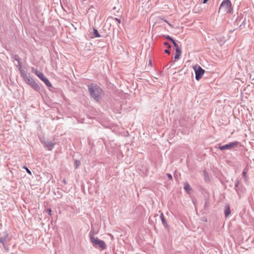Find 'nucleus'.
Masks as SVG:
<instances>
[{
    "instance_id": "obj_25",
    "label": "nucleus",
    "mask_w": 254,
    "mask_h": 254,
    "mask_svg": "<svg viewBox=\"0 0 254 254\" xmlns=\"http://www.w3.org/2000/svg\"><path fill=\"white\" fill-rule=\"evenodd\" d=\"M239 185V181L237 180L235 184V189H236V188L238 187Z\"/></svg>"
},
{
    "instance_id": "obj_10",
    "label": "nucleus",
    "mask_w": 254,
    "mask_h": 254,
    "mask_svg": "<svg viewBox=\"0 0 254 254\" xmlns=\"http://www.w3.org/2000/svg\"><path fill=\"white\" fill-rule=\"evenodd\" d=\"M8 235L7 233H4L3 236H1L0 238V243H1L2 245L5 243L6 240L7 238Z\"/></svg>"
},
{
    "instance_id": "obj_31",
    "label": "nucleus",
    "mask_w": 254,
    "mask_h": 254,
    "mask_svg": "<svg viewBox=\"0 0 254 254\" xmlns=\"http://www.w3.org/2000/svg\"><path fill=\"white\" fill-rule=\"evenodd\" d=\"M35 74L38 76V74L41 73V72L38 71L37 70H35L34 71Z\"/></svg>"
},
{
    "instance_id": "obj_7",
    "label": "nucleus",
    "mask_w": 254,
    "mask_h": 254,
    "mask_svg": "<svg viewBox=\"0 0 254 254\" xmlns=\"http://www.w3.org/2000/svg\"><path fill=\"white\" fill-rule=\"evenodd\" d=\"M41 142L44 145V147L48 150H51L55 144L54 142L48 140H43L41 141Z\"/></svg>"
},
{
    "instance_id": "obj_30",
    "label": "nucleus",
    "mask_w": 254,
    "mask_h": 254,
    "mask_svg": "<svg viewBox=\"0 0 254 254\" xmlns=\"http://www.w3.org/2000/svg\"><path fill=\"white\" fill-rule=\"evenodd\" d=\"M242 175L244 177V178H246V172L244 170L242 172Z\"/></svg>"
},
{
    "instance_id": "obj_19",
    "label": "nucleus",
    "mask_w": 254,
    "mask_h": 254,
    "mask_svg": "<svg viewBox=\"0 0 254 254\" xmlns=\"http://www.w3.org/2000/svg\"><path fill=\"white\" fill-rule=\"evenodd\" d=\"M166 38L168 39L169 41L171 42L172 43H175V41L170 36L168 35L166 36Z\"/></svg>"
},
{
    "instance_id": "obj_32",
    "label": "nucleus",
    "mask_w": 254,
    "mask_h": 254,
    "mask_svg": "<svg viewBox=\"0 0 254 254\" xmlns=\"http://www.w3.org/2000/svg\"><path fill=\"white\" fill-rule=\"evenodd\" d=\"M115 20H116L117 21H118V22L119 23H121V20H120V19H119V18H115Z\"/></svg>"
},
{
    "instance_id": "obj_5",
    "label": "nucleus",
    "mask_w": 254,
    "mask_h": 254,
    "mask_svg": "<svg viewBox=\"0 0 254 254\" xmlns=\"http://www.w3.org/2000/svg\"><path fill=\"white\" fill-rule=\"evenodd\" d=\"M232 4L230 0H224L221 2L219 9H224V11L227 12H231L232 10Z\"/></svg>"
},
{
    "instance_id": "obj_2",
    "label": "nucleus",
    "mask_w": 254,
    "mask_h": 254,
    "mask_svg": "<svg viewBox=\"0 0 254 254\" xmlns=\"http://www.w3.org/2000/svg\"><path fill=\"white\" fill-rule=\"evenodd\" d=\"M90 238L91 242L95 248H100L102 250L106 248V245L103 241L99 240L97 237H94L93 235L90 236Z\"/></svg>"
},
{
    "instance_id": "obj_24",
    "label": "nucleus",
    "mask_w": 254,
    "mask_h": 254,
    "mask_svg": "<svg viewBox=\"0 0 254 254\" xmlns=\"http://www.w3.org/2000/svg\"><path fill=\"white\" fill-rule=\"evenodd\" d=\"M164 45L166 46L167 47V48L168 49H170L171 46V45L169 44V43L167 42H165L164 43Z\"/></svg>"
},
{
    "instance_id": "obj_4",
    "label": "nucleus",
    "mask_w": 254,
    "mask_h": 254,
    "mask_svg": "<svg viewBox=\"0 0 254 254\" xmlns=\"http://www.w3.org/2000/svg\"><path fill=\"white\" fill-rule=\"evenodd\" d=\"M193 68L195 74V79L199 81L204 74L205 70L198 65H194Z\"/></svg>"
},
{
    "instance_id": "obj_14",
    "label": "nucleus",
    "mask_w": 254,
    "mask_h": 254,
    "mask_svg": "<svg viewBox=\"0 0 254 254\" xmlns=\"http://www.w3.org/2000/svg\"><path fill=\"white\" fill-rule=\"evenodd\" d=\"M42 81L45 83V84L48 87H51L52 86L51 83H50L49 80L46 77H45Z\"/></svg>"
},
{
    "instance_id": "obj_33",
    "label": "nucleus",
    "mask_w": 254,
    "mask_h": 254,
    "mask_svg": "<svg viewBox=\"0 0 254 254\" xmlns=\"http://www.w3.org/2000/svg\"><path fill=\"white\" fill-rule=\"evenodd\" d=\"M208 0H203L202 3H206Z\"/></svg>"
},
{
    "instance_id": "obj_29",
    "label": "nucleus",
    "mask_w": 254,
    "mask_h": 254,
    "mask_svg": "<svg viewBox=\"0 0 254 254\" xmlns=\"http://www.w3.org/2000/svg\"><path fill=\"white\" fill-rule=\"evenodd\" d=\"M2 245V246H3V248H4L5 250H6V251H8V247L6 246L5 243V244H3V245Z\"/></svg>"
},
{
    "instance_id": "obj_1",
    "label": "nucleus",
    "mask_w": 254,
    "mask_h": 254,
    "mask_svg": "<svg viewBox=\"0 0 254 254\" xmlns=\"http://www.w3.org/2000/svg\"><path fill=\"white\" fill-rule=\"evenodd\" d=\"M88 87L91 96L96 101H98L101 96L103 94L102 89L97 84L94 83L89 84Z\"/></svg>"
},
{
    "instance_id": "obj_8",
    "label": "nucleus",
    "mask_w": 254,
    "mask_h": 254,
    "mask_svg": "<svg viewBox=\"0 0 254 254\" xmlns=\"http://www.w3.org/2000/svg\"><path fill=\"white\" fill-rule=\"evenodd\" d=\"M184 189L186 190V191L188 193H190V191L192 190V188L190 186L189 184L188 183L186 182L184 184Z\"/></svg>"
},
{
    "instance_id": "obj_26",
    "label": "nucleus",
    "mask_w": 254,
    "mask_h": 254,
    "mask_svg": "<svg viewBox=\"0 0 254 254\" xmlns=\"http://www.w3.org/2000/svg\"><path fill=\"white\" fill-rule=\"evenodd\" d=\"M47 211L49 215H52V210L51 208H48Z\"/></svg>"
},
{
    "instance_id": "obj_23",
    "label": "nucleus",
    "mask_w": 254,
    "mask_h": 254,
    "mask_svg": "<svg viewBox=\"0 0 254 254\" xmlns=\"http://www.w3.org/2000/svg\"><path fill=\"white\" fill-rule=\"evenodd\" d=\"M23 168L25 169V170L26 171L27 173H28L29 175H31V174H32L31 172L27 167H26V166H24Z\"/></svg>"
},
{
    "instance_id": "obj_34",
    "label": "nucleus",
    "mask_w": 254,
    "mask_h": 254,
    "mask_svg": "<svg viewBox=\"0 0 254 254\" xmlns=\"http://www.w3.org/2000/svg\"><path fill=\"white\" fill-rule=\"evenodd\" d=\"M63 183L64 184H66V181L65 180V179H64L63 181Z\"/></svg>"
},
{
    "instance_id": "obj_13",
    "label": "nucleus",
    "mask_w": 254,
    "mask_h": 254,
    "mask_svg": "<svg viewBox=\"0 0 254 254\" xmlns=\"http://www.w3.org/2000/svg\"><path fill=\"white\" fill-rule=\"evenodd\" d=\"M13 59L15 61H16L17 62L18 65L21 68V64L20 63V58L19 57V56L18 55H15L14 56Z\"/></svg>"
},
{
    "instance_id": "obj_28",
    "label": "nucleus",
    "mask_w": 254,
    "mask_h": 254,
    "mask_svg": "<svg viewBox=\"0 0 254 254\" xmlns=\"http://www.w3.org/2000/svg\"><path fill=\"white\" fill-rule=\"evenodd\" d=\"M167 176L169 179L171 180L172 179V175L170 174H167Z\"/></svg>"
},
{
    "instance_id": "obj_18",
    "label": "nucleus",
    "mask_w": 254,
    "mask_h": 254,
    "mask_svg": "<svg viewBox=\"0 0 254 254\" xmlns=\"http://www.w3.org/2000/svg\"><path fill=\"white\" fill-rule=\"evenodd\" d=\"M176 55L175 56V60H177V59H178L180 58V57L181 56V51H180V52H176Z\"/></svg>"
},
{
    "instance_id": "obj_16",
    "label": "nucleus",
    "mask_w": 254,
    "mask_h": 254,
    "mask_svg": "<svg viewBox=\"0 0 254 254\" xmlns=\"http://www.w3.org/2000/svg\"><path fill=\"white\" fill-rule=\"evenodd\" d=\"M173 44L175 47L176 52H180V51H181V50L179 48L178 44L176 42V41Z\"/></svg>"
},
{
    "instance_id": "obj_22",
    "label": "nucleus",
    "mask_w": 254,
    "mask_h": 254,
    "mask_svg": "<svg viewBox=\"0 0 254 254\" xmlns=\"http://www.w3.org/2000/svg\"><path fill=\"white\" fill-rule=\"evenodd\" d=\"M245 25H246V22H245V19H244V21H243V22L240 25V27L241 29L244 28L245 27Z\"/></svg>"
},
{
    "instance_id": "obj_27",
    "label": "nucleus",
    "mask_w": 254,
    "mask_h": 254,
    "mask_svg": "<svg viewBox=\"0 0 254 254\" xmlns=\"http://www.w3.org/2000/svg\"><path fill=\"white\" fill-rule=\"evenodd\" d=\"M164 52L168 55L170 54V51L169 49L167 48V49L165 50Z\"/></svg>"
},
{
    "instance_id": "obj_15",
    "label": "nucleus",
    "mask_w": 254,
    "mask_h": 254,
    "mask_svg": "<svg viewBox=\"0 0 254 254\" xmlns=\"http://www.w3.org/2000/svg\"><path fill=\"white\" fill-rule=\"evenodd\" d=\"M160 217H161V221H162V222L163 224L165 226H167V222H166V220L165 219L163 213L161 214Z\"/></svg>"
},
{
    "instance_id": "obj_20",
    "label": "nucleus",
    "mask_w": 254,
    "mask_h": 254,
    "mask_svg": "<svg viewBox=\"0 0 254 254\" xmlns=\"http://www.w3.org/2000/svg\"><path fill=\"white\" fill-rule=\"evenodd\" d=\"M186 125L187 124L184 120L180 122V126L181 127H185Z\"/></svg>"
},
{
    "instance_id": "obj_17",
    "label": "nucleus",
    "mask_w": 254,
    "mask_h": 254,
    "mask_svg": "<svg viewBox=\"0 0 254 254\" xmlns=\"http://www.w3.org/2000/svg\"><path fill=\"white\" fill-rule=\"evenodd\" d=\"M80 165V161L78 160H75L74 161L75 168H77Z\"/></svg>"
},
{
    "instance_id": "obj_12",
    "label": "nucleus",
    "mask_w": 254,
    "mask_h": 254,
    "mask_svg": "<svg viewBox=\"0 0 254 254\" xmlns=\"http://www.w3.org/2000/svg\"><path fill=\"white\" fill-rule=\"evenodd\" d=\"M93 36L94 38H98L101 37V35L99 33L98 30L95 28H93Z\"/></svg>"
},
{
    "instance_id": "obj_11",
    "label": "nucleus",
    "mask_w": 254,
    "mask_h": 254,
    "mask_svg": "<svg viewBox=\"0 0 254 254\" xmlns=\"http://www.w3.org/2000/svg\"><path fill=\"white\" fill-rule=\"evenodd\" d=\"M224 213L226 217H227L231 213V210L229 205L225 206Z\"/></svg>"
},
{
    "instance_id": "obj_3",
    "label": "nucleus",
    "mask_w": 254,
    "mask_h": 254,
    "mask_svg": "<svg viewBox=\"0 0 254 254\" xmlns=\"http://www.w3.org/2000/svg\"><path fill=\"white\" fill-rule=\"evenodd\" d=\"M24 80L35 90L37 91H39L40 90V88L39 85L34 81V80L32 78V77H31L30 75L27 77H26Z\"/></svg>"
},
{
    "instance_id": "obj_21",
    "label": "nucleus",
    "mask_w": 254,
    "mask_h": 254,
    "mask_svg": "<svg viewBox=\"0 0 254 254\" xmlns=\"http://www.w3.org/2000/svg\"><path fill=\"white\" fill-rule=\"evenodd\" d=\"M38 77L42 80H43L44 78L45 77L43 73L42 72L38 74Z\"/></svg>"
},
{
    "instance_id": "obj_9",
    "label": "nucleus",
    "mask_w": 254,
    "mask_h": 254,
    "mask_svg": "<svg viewBox=\"0 0 254 254\" xmlns=\"http://www.w3.org/2000/svg\"><path fill=\"white\" fill-rule=\"evenodd\" d=\"M19 70L21 73V75L23 79L25 78L26 77H27L30 75L29 73H27L25 70L22 69L21 67L20 68V67H19Z\"/></svg>"
},
{
    "instance_id": "obj_6",
    "label": "nucleus",
    "mask_w": 254,
    "mask_h": 254,
    "mask_svg": "<svg viewBox=\"0 0 254 254\" xmlns=\"http://www.w3.org/2000/svg\"><path fill=\"white\" fill-rule=\"evenodd\" d=\"M239 143L238 141H234L230 142L229 144H225L224 145L220 146L219 148L221 150H230L233 148L236 147Z\"/></svg>"
}]
</instances>
